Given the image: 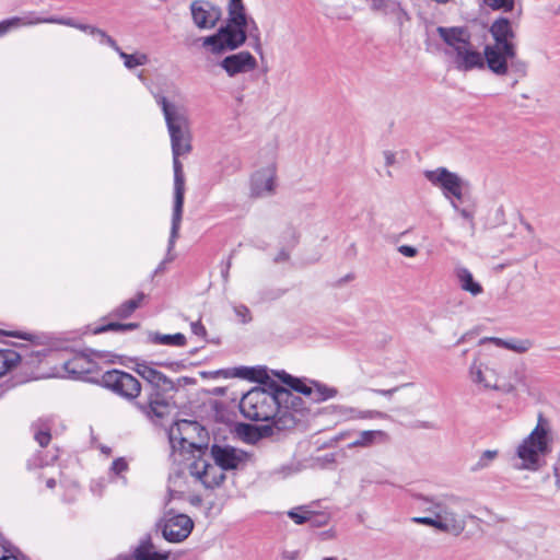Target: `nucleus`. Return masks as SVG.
Returning a JSON list of instances; mask_svg holds the SVG:
<instances>
[{"label":"nucleus","instance_id":"obj_1","mask_svg":"<svg viewBox=\"0 0 560 560\" xmlns=\"http://www.w3.org/2000/svg\"><path fill=\"white\" fill-rule=\"evenodd\" d=\"M413 499L419 510L434 516H415L411 518L412 523L433 527L454 537L465 532L467 520L475 518V515L464 510L469 500L455 493L431 495L419 493Z\"/></svg>","mask_w":560,"mask_h":560},{"label":"nucleus","instance_id":"obj_2","mask_svg":"<svg viewBox=\"0 0 560 560\" xmlns=\"http://www.w3.org/2000/svg\"><path fill=\"white\" fill-rule=\"evenodd\" d=\"M247 36L254 39L255 50H260V32L256 22L245 13L242 0H230L226 24L215 34L205 37L202 46L212 54H221L241 47Z\"/></svg>","mask_w":560,"mask_h":560},{"label":"nucleus","instance_id":"obj_3","mask_svg":"<svg viewBox=\"0 0 560 560\" xmlns=\"http://www.w3.org/2000/svg\"><path fill=\"white\" fill-rule=\"evenodd\" d=\"M277 383L271 381L267 387H255L247 392L241 399L240 410L242 415L252 421L271 422V425L279 430L294 428V421L287 413L279 409Z\"/></svg>","mask_w":560,"mask_h":560},{"label":"nucleus","instance_id":"obj_4","mask_svg":"<svg viewBox=\"0 0 560 560\" xmlns=\"http://www.w3.org/2000/svg\"><path fill=\"white\" fill-rule=\"evenodd\" d=\"M154 100L161 107L171 139L172 154L186 155L191 151V133L189 120L184 106L168 101L162 94Z\"/></svg>","mask_w":560,"mask_h":560},{"label":"nucleus","instance_id":"obj_5","mask_svg":"<svg viewBox=\"0 0 560 560\" xmlns=\"http://www.w3.org/2000/svg\"><path fill=\"white\" fill-rule=\"evenodd\" d=\"M549 452L548 423L540 415L536 428L517 447V456L522 460L518 467L538 470L545 464V457Z\"/></svg>","mask_w":560,"mask_h":560},{"label":"nucleus","instance_id":"obj_6","mask_svg":"<svg viewBox=\"0 0 560 560\" xmlns=\"http://www.w3.org/2000/svg\"><path fill=\"white\" fill-rule=\"evenodd\" d=\"M276 376L283 384L289 386L291 392L294 390L295 393L302 394L313 402L325 401L335 397L338 393L334 387H328L317 381L292 376L285 371L276 372Z\"/></svg>","mask_w":560,"mask_h":560},{"label":"nucleus","instance_id":"obj_7","mask_svg":"<svg viewBox=\"0 0 560 560\" xmlns=\"http://www.w3.org/2000/svg\"><path fill=\"white\" fill-rule=\"evenodd\" d=\"M101 384L127 400L136 399L141 392V384L133 375L116 369L105 372Z\"/></svg>","mask_w":560,"mask_h":560},{"label":"nucleus","instance_id":"obj_8","mask_svg":"<svg viewBox=\"0 0 560 560\" xmlns=\"http://www.w3.org/2000/svg\"><path fill=\"white\" fill-rule=\"evenodd\" d=\"M158 527L165 540L178 544L187 539L191 534L194 521L186 514L170 511L158 523Z\"/></svg>","mask_w":560,"mask_h":560},{"label":"nucleus","instance_id":"obj_9","mask_svg":"<svg viewBox=\"0 0 560 560\" xmlns=\"http://www.w3.org/2000/svg\"><path fill=\"white\" fill-rule=\"evenodd\" d=\"M184 196H185V177H174V206H173V214H172V226L168 238L167 246V258L164 259L158 268L155 269V273L161 272L165 268V264L172 261L174 257L171 255L175 246V242L178 237L180 222L183 217V206H184Z\"/></svg>","mask_w":560,"mask_h":560},{"label":"nucleus","instance_id":"obj_10","mask_svg":"<svg viewBox=\"0 0 560 560\" xmlns=\"http://www.w3.org/2000/svg\"><path fill=\"white\" fill-rule=\"evenodd\" d=\"M203 428L197 421L183 419L174 422L168 429V440L172 448L180 452L190 448L200 451L201 446L194 442V438L200 434Z\"/></svg>","mask_w":560,"mask_h":560},{"label":"nucleus","instance_id":"obj_11","mask_svg":"<svg viewBox=\"0 0 560 560\" xmlns=\"http://www.w3.org/2000/svg\"><path fill=\"white\" fill-rule=\"evenodd\" d=\"M516 45H486L482 56L485 58V67L499 77L509 74V65L511 59L515 57Z\"/></svg>","mask_w":560,"mask_h":560},{"label":"nucleus","instance_id":"obj_12","mask_svg":"<svg viewBox=\"0 0 560 560\" xmlns=\"http://www.w3.org/2000/svg\"><path fill=\"white\" fill-rule=\"evenodd\" d=\"M189 9L195 26L201 31L214 28L222 18L221 8L209 0H194Z\"/></svg>","mask_w":560,"mask_h":560},{"label":"nucleus","instance_id":"obj_13","mask_svg":"<svg viewBox=\"0 0 560 560\" xmlns=\"http://www.w3.org/2000/svg\"><path fill=\"white\" fill-rule=\"evenodd\" d=\"M211 457L221 470H234L243 467L248 456L242 450L230 445L213 444L210 450Z\"/></svg>","mask_w":560,"mask_h":560},{"label":"nucleus","instance_id":"obj_14","mask_svg":"<svg viewBox=\"0 0 560 560\" xmlns=\"http://www.w3.org/2000/svg\"><path fill=\"white\" fill-rule=\"evenodd\" d=\"M189 472L198 479L207 489L219 487L225 479L223 470L211 465L202 457L196 458L189 465Z\"/></svg>","mask_w":560,"mask_h":560},{"label":"nucleus","instance_id":"obj_15","mask_svg":"<svg viewBox=\"0 0 560 560\" xmlns=\"http://www.w3.org/2000/svg\"><path fill=\"white\" fill-rule=\"evenodd\" d=\"M455 68L462 72L485 68V58L471 42L451 56Z\"/></svg>","mask_w":560,"mask_h":560},{"label":"nucleus","instance_id":"obj_16","mask_svg":"<svg viewBox=\"0 0 560 560\" xmlns=\"http://www.w3.org/2000/svg\"><path fill=\"white\" fill-rule=\"evenodd\" d=\"M133 371L151 385V392L166 393L175 389L173 381L147 362H138Z\"/></svg>","mask_w":560,"mask_h":560},{"label":"nucleus","instance_id":"obj_17","mask_svg":"<svg viewBox=\"0 0 560 560\" xmlns=\"http://www.w3.org/2000/svg\"><path fill=\"white\" fill-rule=\"evenodd\" d=\"M220 67L229 77L247 73L256 69L257 60L249 51H240L223 58Z\"/></svg>","mask_w":560,"mask_h":560},{"label":"nucleus","instance_id":"obj_18","mask_svg":"<svg viewBox=\"0 0 560 560\" xmlns=\"http://www.w3.org/2000/svg\"><path fill=\"white\" fill-rule=\"evenodd\" d=\"M436 32L447 46L445 52L448 56L454 55L457 50L464 48V46L470 42V34L465 27L439 26Z\"/></svg>","mask_w":560,"mask_h":560},{"label":"nucleus","instance_id":"obj_19","mask_svg":"<svg viewBox=\"0 0 560 560\" xmlns=\"http://www.w3.org/2000/svg\"><path fill=\"white\" fill-rule=\"evenodd\" d=\"M276 393H278L279 409L288 411L287 413L291 416L295 425L298 422L295 413H303L305 410L304 401L293 392L280 386L279 384H277Z\"/></svg>","mask_w":560,"mask_h":560},{"label":"nucleus","instance_id":"obj_20","mask_svg":"<svg viewBox=\"0 0 560 560\" xmlns=\"http://www.w3.org/2000/svg\"><path fill=\"white\" fill-rule=\"evenodd\" d=\"M433 186L440 188L444 196L453 201V199L462 200L466 185L462 177H429Z\"/></svg>","mask_w":560,"mask_h":560},{"label":"nucleus","instance_id":"obj_21","mask_svg":"<svg viewBox=\"0 0 560 560\" xmlns=\"http://www.w3.org/2000/svg\"><path fill=\"white\" fill-rule=\"evenodd\" d=\"M62 368L71 378H80L94 371L95 363L85 354H75L63 362Z\"/></svg>","mask_w":560,"mask_h":560},{"label":"nucleus","instance_id":"obj_22","mask_svg":"<svg viewBox=\"0 0 560 560\" xmlns=\"http://www.w3.org/2000/svg\"><path fill=\"white\" fill-rule=\"evenodd\" d=\"M490 34L494 40L491 45H498L500 47H502V45H515V34L512 24L505 18L498 19L492 23Z\"/></svg>","mask_w":560,"mask_h":560},{"label":"nucleus","instance_id":"obj_23","mask_svg":"<svg viewBox=\"0 0 560 560\" xmlns=\"http://www.w3.org/2000/svg\"><path fill=\"white\" fill-rule=\"evenodd\" d=\"M137 408L147 417L162 418L167 409V402L162 398L159 392H150L145 402H137Z\"/></svg>","mask_w":560,"mask_h":560},{"label":"nucleus","instance_id":"obj_24","mask_svg":"<svg viewBox=\"0 0 560 560\" xmlns=\"http://www.w3.org/2000/svg\"><path fill=\"white\" fill-rule=\"evenodd\" d=\"M470 380L487 389H499L493 371L475 360L469 368Z\"/></svg>","mask_w":560,"mask_h":560},{"label":"nucleus","instance_id":"obj_25","mask_svg":"<svg viewBox=\"0 0 560 560\" xmlns=\"http://www.w3.org/2000/svg\"><path fill=\"white\" fill-rule=\"evenodd\" d=\"M136 560H167L170 552L159 551L150 536L142 538L133 551Z\"/></svg>","mask_w":560,"mask_h":560},{"label":"nucleus","instance_id":"obj_26","mask_svg":"<svg viewBox=\"0 0 560 560\" xmlns=\"http://www.w3.org/2000/svg\"><path fill=\"white\" fill-rule=\"evenodd\" d=\"M278 184L276 177H250L249 195L253 198H265L275 194Z\"/></svg>","mask_w":560,"mask_h":560},{"label":"nucleus","instance_id":"obj_27","mask_svg":"<svg viewBox=\"0 0 560 560\" xmlns=\"http://www.w3.org/2000/svg\"><path fill=\"white\" fill-rule=\"evenodd\" d=\"M455 276L462 290L469 292L472 296L482 293V285L474 280L472 273L466 267H456Z\"/></svg>","mask_w":560,"mask_h":560},{"label":"nucleus","instance_id":"obj_28","mask_svg":"<svg viewBox=\"0 0 560 560\" xmlns=\"http://www.w3.org/2000/svg\"><path fill=\"white\" fill-rule=\"evenodd\" d=\"M388 439V434L382 430H366L361 431L358 434V438L351 442L348 447H370L376 443L386 442Z\"/></svg>","mask_w":560,"mask_h":560},{"label":"nucleus","instance_id":"obj_29","mask_svg":"<svg viewBox=\"0 0 560 560\" xmlns=\"http://www.w3.org/2000/svg\"><path fill=\"white\" fill-rule=\"evenodd\" d=\"M40 24L39 16L31 12L24 16H14L0 22V37L5 35L9 31L20 26H32Z\"/></svg>","mask_w":560,"mask_h":560},{"label":"nucleus","instance_id":"obj_30","mask_svg":"<svg viewBox=\"0 0 560 560\" xmlns=\"http://www.w3.org/2000/svg\"><path fill=\"white\" fill-rule=\"evenodd\" d=\"M40 24L39 16L31 12L24 16H14L0 22V37L5 35L9 31L20 26H32Z\"/></svg>","mask_w":560,"mask_h":560},{"label":"nucleus","instance_id":"obj_31","mask_svg":"<svg viewBox=\"0 0 560 560\" xmlns=\"http://www.w3.org/2000/svg\"><path fill=\"white\" fill-rule=\"evenodd\" d=\"M491 342L499 348H505L517 353H524L530 348V342L528 340H504L497 337H485L480 340V343Z\"/></svg>","mask_w":560,"mask_h":560},{"label":"nucleus","instance_id":"obj_32","mask_svg":"<svg viewBox=\"0 0 560 560\" xmlns=\"http://www.w3.org/2000/svg\"><path fill=\"white\" fill-rule=\"evenodd\" d=\"M340 415L349 420L357 419H387L388 415L378 410H359L351 407H340Z\"/></svg>","mask_w":560,"mask_h":560},{"label":"nucleus","instance_id":"obj_33","mask_svg":"<svg viewBox=\"0 0 560 560\" xmlns=\"http://www.w3.org/2000/svg\"><path fill=\"white\" fill-rule=\"evenodd\" d=\"M149 341L154 345H166L174 347H184L186 345V337L182 332L174 335H164L160 332H150Z\"/></svg>","mask_w":560,"mask_h":560},{"label":"nucleus","instance_id":"obj_34","mask_svg":"<svg viewBox=\"0 0 560 560\" xmlns=\"http://www.w3.org/2000/svg\"><path fill=\"white\" fill-rule=\"evenodd\" d=\"M39 21H40V24H43V23L60 24V25L74 27V28L80 30L90 35H93V33L95 32V28H96L95 26H92V25L78 23L71 18H57V16L40 18L39 16Z\"/></svg>","mask_w":560,"mask_h":560},{"label":"nucleus","instance_id":"obj_35","mask_svg":"<svg viewBox=\"0 0 560 560\" xmlns=\"http://www.w3.org/2000/svg\"><path fill=\"white\" fill-rule=\"evenodd\" d=\"M32 429L34 431V439L42 446L45 447L51 440L50 424L48 420H38L33 423Z\"/></svg>","mask_w":560,"mask_h":560},{"label":"nucleus","instance_id":"obj_36","mask_svg":"<svg viewBox=\"0 0 560 560\" xmlns=\"http://www.w3.org/2000/svg\"><path fill=\"white\" fill-rule=\"evenodd\" d=\"M21 360V355L11 349L0 350V377L7 374Z\"/></svg>","mask_w":560,"mask_h":560},{"label":"nucleus","instance_id":"obj_37","mask_svg":"<svg viewBox=\"0 0 560 560\" xmlns=\"http://www.w3.org/2000/svg\"><path fill=\"white\" fill-rule=\"evenodd\" d=\"M144 293L139 292L133 299H130L124 303H121L115 311L114 315L119 318L129 317L140 305L142 300L144 299Z\"/></svg>","mask_w":560,"mask_h":560},{"label":"nucleus","instance_id":"obj_38","mask_svg":"<svg viewBox=\"0 0 560 560\" xmlns=\"http://www.w3.org/2000/svg\"><path fill=\"white\" fill-rule=\"evenodd\" d=\"M115 51L124 60V66L129 70H132L139 66H144L149 61L148 56L143 52L127 54L122 51L119 46L118 50Z\"/></svg>","mask_w":560,"mask_h":560},{"label":"nucleus","instance_id":"obj_39","mask_svg":"<svg viewBox=\"0 0 560 560\" xmlns=\"http://www.w3.org/2000/svg\"><path fill=\"white\" fill-rule=\"evenodd\" d=\"M139 327V324L137 323H128V324H120V323H109L107 325H103L100 327H96L94 329V334H101L105 331H126V330H135Z\"/></svg>","mask_w":560,"mask_h":560},{"label":"nucleus","instance_id":"obj_40","mask_svg":"<svg viewBox=\"0 0 560 560\" xmlns=\"http://www.w3.org/2000/svg\"><path fill=\"white\" fill-rule=\"evenodd\" d=\"M498 456V451L487 450L485 451L478 462L472 466L471 470L477 471L488 467Z\"/></svg>","mask_w":560,"mask_h":560},{"label":"nucleus","instance_id":"obj_41","mask_svg":"<svg viewBox=\"0 0 560 560\" xmlns=\"http://www.w3.org/2000/svg\"><path fill=\"white\" fill-rule=\"evenodd\" d=\"M311 510L306 506H300L288 512V516L296 524L301 525L308 522Z\"/></svg>","mask_w":560,"mask_h":560},{"label":"nucleus","instance_id":"obj_42","mask_svg":"<svg viewBox=\"0 0 560 560\" xmlns=\"http://www.w3.org/2000/svg\"><path fill=\"white\" fill-rule=\"evenodd\" d=\"M92 36H94L100 44L107 45L114 50H118V45L116 40L112 36H109L105 31L96 27Z\"/></svg>","mask_w":560,"mask_h":560},{"label":"nucleus","instance_id":"obj_43","mask_svg":"<svg viewBox=\"0 0 560 560\" xmlns=\"http://www.w3.org/2000/svg\"><path fill=\"white\" fill-rule=\"evenodd\" d=\"M483 2L493 10H503L504 12L512 11L514 8V0H483Z\"/></svg>","mask_w":560,"mask_h":560},{"label":"nucleus","instance_id":"obj_44","mask_svg":"<svg viewBox=\"0 0 560 560\" xmlns=\"http://www.w3.org/2000/svg\"><path fill=\"white\" fill-rule=\"evenodd\" d=\"M250 381L265 384V387L271 382L267 369L264 366L252 368Z\"/></svg>","mask_w":560,"mask_h":560},{"label":"nucleus","instance_id":"obj_45","mask_svg":"<svg viewBox=\"0 0 560 560\" xmlns=\"http://www.w3.org/2000/svg\"><path fill=\"white\" fill-rule=\"evenodd\" d=\"M526 69H527L526 62L520 60L516 55L513 59H511L510 65H509V73L513 72L518 78H522L526 74Z\"/></svg>","mask_w":560,"mask_h":560},{"label":"nucleus","instance_id":"obj_46","mask_svg":"<svg viewBox=\"0 0 560 560\" xmlns=\"http://www.w3.org/2000/svg\"><path fill=\"white\" fill-rule=\"evenodd\" d=\"M383 156L386 166H394L404 160L405 152H393L387 150L384 151Z\"/></svg>","mask_w":560,"mask_h":560},{"label":"nucleus","instance_id":"obj_47","mask_svg":"<svg viewBox=\"0 0 560 560\" xmlns=\"http://www.w3.org/2000/svg\"><path fill=\"white\" fill-rule=\"evenodd\" d=\"M21 552L14 547L0 544V560H20Z\"/></svg>","mask_w":560,"mask_h":560},{"label":"nucleus","instance_id":"obj_48","mask_svg":"<svg viewBox=\"0 0 560 560\" xmlns=\"http://www.w3.org/2000/svg\"><path fill=\"white\" fill-rule=\"evenodd\" d=\"M311 518H308V522L313 527H322L328 524L329 515L327 513H316L314 511H311L310 513Z\"/></svg>","mask_w":560,"mask_h":560},{"label":"nucleus","instance_id":"obj_49","mask_svg":"<svg viewBox=\"0 0 560 560\" xmlns=\"http://www.w3.org/2000/svg\"><path fill=\"white\" fill-rule=\"evenodd\" d=\"M252 373H253L252 368L240 366V368H234V369L228 371L226 375L233 376V377H240V378H244V380H249L250 381V374Z\"/></svg>","mask_w":560,"mask_h":560},{"label":"nucleus","instance_id":"obj_50","mask_svg":"<svg viewBox=\"0 0 560 560\" xmlns=\"http://www.w3.org/2000/svg\"><path fill=\"white\" fill-rule=\"evenodd\" d=\"M235 315L240 318V322L247 324L252 320V314L246 305H237L234 307Z\"/></svg>","mask_w":560,"mask_h":560},{"label":"nucleus","instance_id":"obj_51","mask_svg":"<svg viewBox=\"0 0 560 560\" xmlns=\"http://www.w3.org/2000/svg\"><path fill=\"white\" fill-rule=\"evenodd\" d=\"M277 172L275 150H271L270 158L266 162V165L261 167L262 175H275Z\"/></svg>","mask_w":560,"mask_h":560},{"label":"nucleus","instance_id":"obj_52","mask_svg":"<svg viewBox=\"0 0 560 560\" xmlns=\"http://www.w3.org/2000/svg\"><path fill=\"white\" fill-rule=\"evenodd\" d=\"M452 205L456 210L459 211L460 215L469 222L470 234L474 235L475 230H476V224L474 221L472 213L470 211H468L467 209H458L457 205L454 201H452Z\"/></svg>","mask_w":560,"mask_h":560},{"label":"nucleus","instance_id":"obj_53","mask_svg":"<svg viewBox=\"0 0 560 560\" xmlns=\"http://www.w3.org/2000/svg\"><path fill=\"white\" fill-rule=\"evenodd\" d=\"M127 468V462L124 458H117L113 462L110 470L116 475H120L121 472L126 471Z\"/></svg>","mask_w":560,"mask_h":560},{"label":"nucleus","instance_id":"obj_54","mask_svg":"<svg viewBox=\"0 0 560 560\" xmlns=\"http://www.w3.org/2000/svg\"><path fill=\"white\" fill-rule=\"evenodd\" d=\"M190 328H191V331L194 335L198 336V337H201V338H206L207 336V329L206 327L202 325L201 320H196V322H192L190 324Z\"/></svg>","mask_w":560,"mask_h":560},{"label":"nucleus","instance_id":"obj_55","mask_svg":"<svg viewBox=\"0 0 560 560\" xmlns=\"http://www.w3.org/2000/svg\"><path fill=\"white\" fill-rule=\"evenodd\" d=\"M398 252L406 257H415L418 253L417 248L410 245L399 246Z\"/></svg>","mask_w":560,"mask_h":560},{"label":"nucleus","instance_id":"obj_56","mask_svg":"<svg viewBox=\"0 0 560 560\" xmlns=\"http://www.w3.org/2000/svg\"><path fill=\"white\" fill-rule=\"evenodd\" d=\"M423 175H441V176H444V175H456V174L450 172L445 167H438L434 171H427V172H424Z\"/></svg>","mask_w":560,"mask_h":560},{"label":"nucleus","instance_id":"obj_57","mask_svg":"<svg viewBox=\"0 0 560 560\" xmlns=\"http://www.w3.org/2000/svg\"><path fill=\"white\" fill-rule=\"evenodd\" d=\"M180 155H173V168H174V175H182L183 173V165L179 162Z\"/></svg>","mask_w":560,"mask_h":560},{"label":"nucleus","instance_id":"obj_58","mask_svg":"<svg viewBox=\"0 0 560 560\" xmlns=\"http://www.w3.org/2000/svg\"><path fill=\"white\" fill-rule=\"evenodd\" d=\"M399 389V387H394V388H389V389H371L373 393L377 394V395H382V396H386V397H392L394 393H396L397 390Z\"/></svg>","mask_w":560,"mask_h":560},{"label":"nucleus","instance_id":"obj_59","mask_svg":"<svg viewBox=\"0 0 560 560\" xmlns=\"http://www.w3.org/2000/svg\"><path fill=\"white\" fill-rule=\"evenodd\" d=\"M230 268H231V258L228 259L224 268H222V270H221V276H222L224 282H228V280H229Z\"/></svg>","mask_w":560,"mask_h":560},{"label":"nucleus","instance_id":"obj_60","mask_svg":"<svg viewBox=\"0 0 560 560\" xmlns=\"http://www.w3.org/2000/svg\"><path fill=\"white\" fill-rule=\"evenodd\" d=\"M281 295H282V291H279V290H278V291H275V292H273V291H272V292H270V293L268 294V296H266L265 299H266V300H275V299L280 298Z\"/></svg>","mask_w":560,"mask_h":560},{"label":"nucleus","instance_id":"obj_61","mask_svg":"<svg viewBox=\"0 0 560 560\" xmlns=\"http://www.w3.org/2000/svg\"><path fill=\"white\" fill-rule=\"evenodd\" d=\"M288 258H289L288 253H285L284 250H282V252H280V253L278 254V256L276 257V259H275V260H276L277 262H279V261H284V260H287Z\"/></svg>","mask_w":560,"mask_h":560},{"label":"nucleus","instance_id":"obj_62","mask_svg":"<svg viewBox=\"0 0 560 560\" xmlns=\"http://www.w3.org/2000/svg\"><path fill=\"white\" fill-rule=\"evenodd\" d=\"M384 4V0H372L373 9H381Z\"/></svg>","mask_w":560,"mask_h":560},{"label":"nucleus","instance_id":"obj_63","mask_svg":"<svg viewBox=\"0 0 560 560\" xmlns=\"http://www.w3.org/2000/svg\"><path fill=\"white\" fill-rule=\"evenodd\" d=\"M46 486H47V488H49V489L55 488V486H56V480H55L54 478H49V479H47V480H46Z\"/></svg>","mask_w":560,"mask_h":560},{"label":"nucleus","instance_id":"obj_64","mask_svg":"<svg viewBox=\"0 0 560 560\" xmlns=\"http://www.w3.org/2000/svg\"><path fill=\"white\" fill-rule=\"evenodd\" d=\"M117 560H136L135 559V556H125V557H119Z\"/></svg>","mask_w":560,"mask_h":560}]
</instances>
